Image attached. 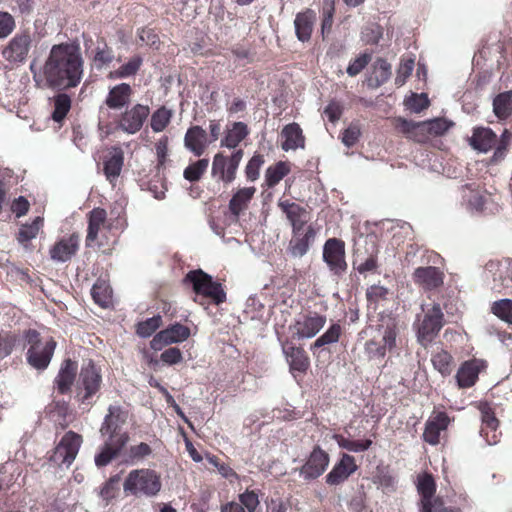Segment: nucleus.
Masks as SVG:
<instances>
[{"instance_id": "f257e3e1", "label": "nucleus", "mask_w": 512, "mask_h": 512, "mask_svg": "<svg viewBox=\"0 0 512 512\" xmlns=\"http://www.w3.org/2000/svg\"><path fill=\"white\" fill-rule=\"evenodd\" d=\"M33 79L40 88L76 87L83 75V60L79 48L72 44H59L51 48L41 70L30 64Z\"/></svg>"}, {"instance_id": "f03ea898", "label": "nucleus", "mask_w": 512, "mask_h": 512, "mask_svg": "<svg viewBox=\"0 0 512 512\" xmlns=\"http://www.w3.org/2000/svg\"><path fill=\"white\" fill-rule=\"evenodd\" d=\"M160 476L150 469H135L129 472L123 483L127 495L154 497L161 490Z\"/></svg>"}, {"instance_id": "7ed1b4c3", "label": "nucleus", "mask_w": 512, "mask_h": 512, "mask_svg": "<svg viewBox=\"0 0 512 512\" xmlns=\"http://www.w3.org/2000/svg\"><path fill=\"white\" fill-rule=\"evenodd\" d=\"M25 340L29 344L26 353L27 363L37 369L45 370L53 357L57 343L53 338L43 341L36 330H28L25 333Z\"/></svg>"}, {"instance_id": "20e7f679", "label": "nucleus", "mask_w": 512, "mask_h": 512, "mask_svg": "<svg viewBox=\"0 0 512 512\" xmlns=\"http://www.w3.org/2000/svg\"><path fill=\"white\" fill-rule=\"evenodd\" d=\"M185 282L192 284L193 290L197 295L194 300L201 305L203 303L198 300L200 296L211 299L217 305L226 300V293L221 284L213 281L210 275L200 269L190 271L185 277Z\"/></svg>"}, {"instance_id": "39448f33", "label": "nucleus", "mask_w": 512, "mask_h": 512, "mask_svg": "<svg viewBox=\"0 0 512 512\" xmlns=\"http://www.w3.org/2000/svg\"><path fill=\"white\" fill-rule=\"evenodd\" d=\"M242 149L235 150L230 156L217 153L213 157L211 175L216 182L232 183L236 178L238 167L243 159Z\"/></svg>"}, {"instance_id": "423d86ee", "label": "nucleus", "mask_w": 512, "mask_h": 512, "mask_svg": "<svg viewBox=\"0 0 512 512\" xmlns=\"http://www.w3.org/2000/svg\"><path fill=\"white\" fill-rule=\"evenodd\" d=\"M443 312L439 304H434L428 309L423 319H418L416 324L417 339L422 346L430 344L443 327Z\"/></svg>"}, {"instance_id": "0eeeda50", "label": "nucleus", "mask_w": 512, "mask_h": 512, "mask_svg": "<svg viewBox=\"0 0 512 512\" xmlns=\"http://www.w3.org/2000/svg\"><path fill=\"white\" fill-rule=\"evenodd\" d=\"M81 444V435L68 431L53 450L49 460L59 467L68 468L75 460Z\"/></svg>"}, {"instance_id": "6e6552de", "label": "nucleus", "mask_w": 512, "mask_h": 512, "mask_svg": "<svg viewBox=\"0 0 512 512\" xmlns=\"http://www.w3.org/2000/svg\"><path fill=\"white\" fill-rule=\"evenodd\" d=\"M131 96L132 88L129 84L120 83L113 86L106 96L104 105L100 107V125H102L106 119L111 117V110L118 112L127 107L131 101Z\"/></svg>"}, {"instance_id": "1a4fd4ad", "label": "nucleus", "mask_w": 512, "mask_h": 512, "mask_svg": "<svg viewBox=\"0 0 512 512\" xmlns=\"http://www.w3.org/2000/svg\"><path fill=\"white\" fill-rule=\"evenodd\" d=\"M150 114V108L147 105L135 104L132 107H126L120 115H115L116 127L127 134H136L139 132Z\"/></svg>"}, {"instance_id": "9d476101", "label": "nucleus", "mask_w": 512, "mask_h": 512, "mask_svg": "<svg viewBox=\"0 0 512 512\" xmlns=\"http://www.w3.org/2000/svg\"><path fill=\"white\" fill-rule=\"evenodd\" d=\"M322 256L323 261L334 275L340 276L346 272L345 244L342 240L329 238L323 246Z\"/></svg>"}, {"instance_id": "9b49d317", "label": "nucleus", "mask_w": 512, "mask_h": 512, "mask_svg": "<svg viewBox=\"0 0 512 512\" xmlns=\"http://www.w3.org/2000/svg\"><path fill=\"white\" fill-rule=\"evenodd\" d=\"M326 324V316L317 312L300 314L291 327L297 339H310L316 336Z\"/></svg>"}, {"instance_id": "f8f14e48", "label": "nucleus", "mask_w": 512, "mask_h": 512, "mask_svg": "<svg viewBox=\"0 0 512 512\" xmlns=\"http://www.w3.org/2000/svg\"><path fill=\"white\" fill-rule=\"evenodd\" d=\"M31 45L32 37L29 32L17 33L3 49L2 55L10 63H24L28 57Z\"/></svg>"}, {"instance_id": "ddd939ff", "label": "nucleus", "mask_w": 512, "mask_h": 512, "mask_svg": "<svg viewBox=\"0 0 512 512\" xmlns=\"http://www.w3.org/2000/svg\"><path fill=\"white\" fill-rule=\"evenodd\" d=\"M329 462L330 458L328 453L319 446H316L307 457L304 465L300 468L299 474L305 480L317 479L326 471Z\"/></svg>"}, {"instance_id": "4468645a", "label": "nucleus", "mask_w": 512, "mask_h": 512, "mask_svg": "<svg viewBox=\"0 0 512 512\" xmlns=\"http://www.w3.org/2000/svg\"><path fill=\"white\" fill-rule=\"evenodd\" d=\"M125 422V416L119 406H109L108 414L105 416L100 432L107 440L116 439L118 437L125 439V444L128 442V435L121 432L120 428Z\"/></svg>"}, {"instance_id": "2eb2a0df", "label": "nucleus", "mask_w": 512, "mask_h": 512, "mask_svg": "<svg viewBox=\"0 0 512 512\" xmlns=\"http://www.w3.org/2000/svg\"><path fill=\"white\" fill-rule=\"evenodd\" d=\"M190 336V329L180 323L173 324L158 332L151 341V348L161 350L164 346L183 342Z\"/></svg>"}, {"instance_id": "dca6fc26", "label": "nucleus", "mask_w": 512, "mask_h": 512, "mask_svg": "<svg viewBox=\"0 0 512 512\" xmlns=\"http://www.w3.org/2000/svg\"><path fill=\"white\" fill-rule=\"evenodd\" d=\"M417 490L421 495V509L420 512L436 511V506H442V501L433 499L436 491V484L430 474L424 473L417 477Z\"/></svg>"}, {"instance_id": "f3484780", "label": "nucleus", "mask_w": 512, "mask_h": 512, "mask_svg": "<svg viewBox=\"0 0 512 512\" xmlns=\"http://www.w3.org/2000/svg\"><path fill=\"white\" fill-rule=\"evenodd\" d=\"M450 418L444 411H433L425 424L423 439L431 445H437L440 441V433L447 429Z\"/></svg>"}, {"instance_id": "a211bd4d", "label": "nucleus", "mask_w": 512, "mask_h": 512, "mask_svg": "<svg viewBox=\"0 0 512 512\" xmlns=\"http://www.w3.org/2000/svg\"><path fill=\"white\" fill-rule=\"evenodd\" d=\"M414 283L424 290H433L444 282V273L437 267H418L413 272Z\"/></svg>"}, {"instance_id": "6ab92c4d", "label": "nucleus", "mask_w": 512, "mask_h": 512, "mask_svg": "<svg viewBox=\"0 0 512 512\" xmlns=\"http://www.w3.org/2000/svg\"><path fill=\"white\" fill-rule=\"evenodd\" d=\"M101 381L100 372L92 362L89 361L82 366L79 375V384L85 390V394L82 398L83 402L99 390Z\"/></svg>"}, {"instance_id": "aec40b11", "label": "nucleus", "mask_w": 512, "mask_h": 512, "mask_svg": "<svg viewBox=\"0 0 512 512\" xmlns=\"http://www.w3.org/2000/svg\"><path fill=\"white\" fill-rule=\"evenodd\" d=\"M79 236L72 234L57 241L50 249V257L56 262H66L74 256L79 248Z\"/></svg>"}, {"instance_id": "412c9836", "label": "nucleus", "mask_w": 512, "mask_h": 512, "mask_svg": "<svg viewBox=\"0 0 512 512\" xmlns=\"http://www.w3.org/2000/svg\"><path fill=\"white\" fill-rule=\"evenodd\" d=\"M395 126L408 139L415 142L424 143L430 138L428 126L425 124V121L413 122L399 117L395 120Z\"/></svg>"}, {"instance_id": "4be33fe9", "label": "nucleus", "mask_w": 512, "mask_h": 512, "mask_svg": "<svg viewBox=\"0 0 512 512\" xmlns=\"http://www.w3.org/2000/svg\"><path fill=\"white\" fill-rule=\"evenodd\" d=\"M357 469L355 459L349 454H343L338 463L326 476V482L330 485H338L345 481Z\"/></svg>"}, {"instance_id": "5701e85b", "label": "nucleus", "mask_w": 512, "mask_h": 512, "mask_svg": "<svg viewBox=\"0 0 512 512\" xmlns=\"http://www.w3.org/2000/svg\"><path fill=\"white\" fill-rule=\"evenodd\" d=\"M462 196L466 201L467 209L471 212H484L489 197L475 184H466L462 187Z\"/></svg>"}, {"instance_id": "b1692460", "label": "nucleus", "mask_w": 512, "mask_h": 512, "mask_svg": "<svg viewBox=\"0 0 512 512\" xmlns=\"http://www.w3.org/2000/svg\"><path fill=\"white\" fill-rule=\"evenodd\" d=\"M207 144V134L202 127L193 126L187 130L184 145L195 156H201L205 152Z\"/></svg>"}, {"instance_id": "393cba45", "label": "nucleus", "mask_w": 512, "mask_h": 512, "mask_svg": "<svg viewBox=\"0 0 512 512\" xmlns=\"http://www.w3.org/2000/svg\"><path fill=\"white\" fill-rule=\"evenodd\" d=\"M316 13L311 9L299 12L294 20L295 33L299 41L306 42L311 38Z\"/></svg>"}, {"instance_id": "a878e982", "label": "nucleus", "mask_w": 512, "mask_h": 512, "mask_svg": "<svg viewBox=\"0 0 512 512\" xmlns=\"http://www.w3.org/2000/svg\"><path fill=\"white\" fill-rule=\"evenodd\" d=\"M481 370L479 360L465 361L457 371L456 380L459 388H469L473 386Z\"/></svg>"}, {"instance_id": "bb28decb", "label": "nucleus", "mask_w": 512, "mask_h": 512, "mask_svg": "<svg viewBox=\"0 0 512 512\" xmlns=\"http://www.w3.org/2000/svg\"><path fill=\"white\" fill-rule=\"evenodd\" d=\"M282 350L291 371L305 372L308 369L309 358L303 348L284 344Z\"/></svg>"}, {"instance_id": "cd10ccee", "label": "nucleus", "mask_w": 512, "mask_h": 512, "mask_svg": "<svg viewBox=\"0 0 512 512\" xmlns=\"http://www.w3.org/2000/svg\"><path fill=\"white\" fill-rule=\"evenodd\" d=\"M497 143V136L490 128L477 127L473 130L470 145L473 149L486 153Z\"/></svg>"}, {"instance_id": "c85d7f7f", "label": "nucleus", "mask_w": 512, "mask_h": 512, "mask_svg": "<svg viewBox=\"0 0 512 512\" xmlns=\"http://www.w3.org/2000/svg\"><path fill=\"white\" fill-rule=\"evenodd\" d=\"M281 137L284 139L281 144V148L284 151L304 148L305 138L302 129L297 123L286 125L281 131Z\"/></svg>"}, {"instance_id": "c756f323", "label": "nucleus", "mask_w": 512, "mask_h": 512, "mask_svg": "<svg viewBox=\"0 0 512 512\" xmlns=\"http://www.w3.org/2000/svg\"><path fill=\"white\" fill-rule=\"evenodd\" d=\"M315 231L309 226L304 234L293 235L289 242L288 251L295 258L303 257L309 250L314 241Z\"/></svg>"}, {"instance_id": "7c9ffc66", "label": "nucleus", "mask_w": 512, "mask_h": 512, "mask_svg": "<svg viewBox=\"0 0 512 512\" xmlns=\"http://www.w3.org/2000/svg\"><path fill=\"white\" fill-rule=\"evenodd\" d=\"M124 164V153L121 148L114 147L110 151V156L104 161V174L106 179L114 185L119 177Z\"/></svg>"}, {"instance_id": "2f4dec72", "label": "nucleus", "mask_w": 512, "mask_h": 512, "mask_svg": "<svg viewBox=\"0 0 512 512\" xmlns=\"http://www.w3.org/2000/svg\"><path fill=\"white\" fill-rule=\"evenodd\" d=\"M77 364L70 359H66L55 379L57 390L64 394L68 392L75 380Z\"/></svg>"}, {"instance_id": "473e14b6", "label": "nucleus", "mask_w": 512, "mask_h": 512, "mask_svg": "<svg viewBox=\"0 0 512 512\" xmlns=\"http://www.w3.org/2000/svg\"><path fill=\"white\" fill-rule=\"evenodd\" d=\"M125 446V439L118 437L112 440H105L101 451L95 456V464L98 467L106 466L117 456L121 449Z\"/></svg>"}, {"instance_id": "72a5a7b5", "label": "nucleus", "mask_w": 512, "mask_h": 512, "mask_svg": "<svg viewBox=\"0 0 512 512\" xmlns=\"http://www.w3.org/2000/svg\"><path fill=\"white\" fill-rule=\"evenodd\" d=\"M248 135V127L243 122H235L227 129L221 140V147L235 149Z\"/></svg>"}, {"instance_id": "f704fd0d", "label": "nucleus", "mask_w": 512, "mask_h": 512, "mask_svg": "<svg viewBox=\"0 0 512 512\" xmlns=\"http://www.w3.org/2000/svg\"><path fill=\"white\" fill-rule=\"evenodd\" d=\"M391 77V65L383 58H378L373 64V71L367 80L368 86L378 88Z\"/></svg>"}, {"instance_id": "c9c22d12", "label": "nucleus", "mask_w": 512, "mask_h": 512, "mask_svg": "<svg viewBox=\"0 0 512 512\" xmlns=\"http://www.w3.org/2000/svg\"><path fill=\"white\" fill-rule=\"evenodd\" d=\"M256 192L255 187L239 189L229 202V209L234 216H239L247 207Z\"/></svg>"}, {"instance_id": "e433bc0d", "label": "nucleus", "mask_w": 512, "mask_h": 512, "mask_svg": "<svg viewBox=\"0 0 512 512\" xmlns=\"http://www.w3.org/2000/svg\"><path fill=\"white\" fill-rule=\"evenodd\" d=\"M107 213L102 208H94L89 213L87 242H93L97 239L100 229L105 224Z\"/></svg>"}, {"instance_id": "4c0bfd02", "label": "nucleus", "mask_w": 512, "mask_h": 512, "mask_svg": "<svg viewBox=\"0 0 512 512\" xmlns=\"http://www.w3.org/2000/svg\"><path fill=\"white\" fill-rule=\"evenodd\" d=\"M342 334V327L338 323H333L329 326V328L318 337L315 342H313L310 346L311 352L315 355L317 350L326 346L337 343Z\"/></svg>"}, {"instance_id": "58836bf2", "label": "nucleus", "mask_w": 512, "mask_h": 512, "mask_svg": "<svg viewBox=\"0 0 512 512\" xmlns=\"http://www.w3.org/2000/svg\"><path fill=\"white\" fill-rule=\"evenodd\" d=\"M91 295L95 303L107 308L112 303V289L104 280H98L91 289Z\"/></svg>"}, {"instance_id": "ea45409f", "label": "nucleus", "mask_w": 512, "mask_h": 512, "mask_svg": "<svg viewBox=\"0 0 512 512\" xmlns=\"http://www.w3.org/2000/svg\"><path fill=\"white\" fill-rule=\"evenodd\" d=\"M493 112L499 119H506L512 112V90L498 94L493 100Z\"/></svg>"}, {"instance_id": "a19ab883", "label": "nucleus", "mask_w": 512, "mask_h": 512, "mask_svg": "<svg viewBox=\"0 0 512 512\" xmlns=\"http://www.w3.org/2000/svg\"><path fill=\"white\" fill-rule=\"evenodd\" d=\"M143 63L141 56L136 55L128 60L127 63L121 65L118 69L110 72L111 79H123L135 75Z\"/></svg>"}, {"instance_id": "79ce46f5", "label": "nucleus", "mask_w": 512, "mask_h": 512, "mask_svg": "<svg viewBox=\"0 0 512 512\" xmlns=\"http://www.w3.org/2000/svg\"><path fill=\"white\" fill-rule=\"evenodd\" d=\"M431 362L434 369H436L443 377L449 376L453 371V357L447 351L441 350L433 354Z\"/></svg>"}, {"instance_id": "37998d69", "label": "nucleus", "mask_w": 512, "mask_h": 512, "mask_svg": "<svg viewBox=\"0 0 512 512\" xmlns=\"http://www.w3.org/2000/svg\"><path fill=\"white\" fill-rule=\"evenodd\" d=\"M333 438L336 440L340 448L354 453L364 452L368 450L372 445V441L370 439L352 440L338 434H335Z\"/></svg>"}, {"instance_id": "c03bdc74", "label": "nucleus", "mask_w": 512, "mask_h": 512, "mask_svg": "<svg viewBox=\"0 0 512 512\" xmlns=\"http://www.w3.org/2000/svg\"><path fill=\"white\" fill-rule=\"evenodd\" d=\"M172 116V110L165 106L160 107L151 115V129L156 133L162 132L170 123Z\"/></svg>"}, {"instance_id": "a18cd8bd", "label": "nucleus", "mask_w": 512, "mask_h": 512, "mask_svg": "<svg viewBox=\"0 0 512 512\" xmlns=\"http://www.w3.org/2000/svg\"><path fill=\"white\" fill-rule=\"evenodd\" d=\"M290 169L285 162H278L274 166L267 168L265 173V182L268 187L277 185L288 173Z\"/></svg>"}, {"instance_id": "49530a36", "label": "nucleus", "mask_w": 512, "mask_h": 512, "mask_svg": "<svg viewBox=\"0 0 512 512\" xmlns=\"http://www.w3.org/2000/svg\"><path fill=\"white\" fill-rule=\"evenodd\" d=\"M388 289L381 285H372L366 291L368 309L376 311L381 302L385 301Z\"/></svg>"}, {"instance_id": "de8ad7c7", "label": "nucleus", "mask_w": 512, "mask_h": 512, "mask_svg": "<svg viewBox=\"0 0 512 512\" xmlns=\"http://www.w3.org/2000/svg\"><path fill=\"white\" fill-rule=\"evenodd\" d=\"M71 108V99L67 94H58L54 98V110L52 119L55 122H61Z\"/></svg>"}, {"instance_id": "09e8293b", "label": "nucleus", "mask_w": 512, "mask_h": 512, "mask_svg": "<svg viewBox=\"0 0 512 512\" xmlns=\"http://www.w3.org/2000/svg\"><path fill=\"white\" fill-rule=\"evenodd\" d=\"M491 312L499 319L512 324V300L508 298L495 301L491 305Z\"/></svg>"}, {"instance_id": "8fccbe9b", "label": "nucleus", "mask_w": 512, "mask_h": 512, "mask_svg": "<svg viewBox=\"0 0 512 512\" xmlns=\"http://www.w3.org/2000/svg\"><path fill=\"white\" fill-rule=\"evenodd\" d=\"M113 59V50L109 48L104 42L98 43L93 56V62L96 68L101 69L104 66L109 65Z\"/></svg>"}, {"instance_id": "3c124183", "label": "nucleus", "mask_w": 512, "mask_h": 512, "mask_svg": "<svg viewBox=\"0 0 512 512\" xmlns=\"http://www.w3.org/2000/svg\"><path fill=\"white\" fill-rule=\"evenodd\" d=\"M42 224L43 218L38 216L33 220L31 224L23 225L18 233V241L21 244H25L30 240L34 239L37 236Z\"/></svg>"}, {"instance_id": "603ef678", "label": "nucleus", "mask_w": 512, "mask_h": 512, "mask_svg": "<svg viewBox=\"0 0 512 512\" xmlns=\"http://www.w3.org/2000/svg\"><path fill=\"white\" fill-rule=\"evenodd\" d=\"M209 166V160L206 158L200 159L185 168L183 176L190 182L198 181Z\"/></svg>"}, {"instance_id": "864d4df0", "label": "nucleus", "mask_w": 512, "mask_h": 512, "mask_svg": "<svg viewBox=\"0 0 512 512\" xmlns=\"http://www.w3.org/2000/svg\"><path fill=\"white\" fill-rule=\"evenodd\" d=\"M205 459L217 469L223 478L230 482L238 480V474L229 465L221 462L217 456L208 453L205 455Z\"/></svg>"}, {"instance_id": "5fc2aeb1", "label": "nucleus", "mask_w": 512, "mask_h": 512, "mask_svg": "<svg viewBox=\"0 0 512 512\" xmlns=\"http://www.w3.org/2000/svg\"><path fill=\"white\" fill-rule=\"evenodd\" d=\"M17 335L10 331L0 332V362L9 357L16 345Z\"/></svg>"}, {"instance_id": "6e6d98bb", "label": "nucleus", "mask_w": 512, "mask_h": 512, "mask_svg": "<svg viewBox=\"0 0 512 512\" xmlns=\"http://www.w3.org/2000/svg\"><path fill=\"white\" fill-rule=\"evenodd\" d=\"M479 411L481 414L482 428L481 430L485 432L486 430H493L498 428V420L495 417V413L493 412L491 406L488 403H480Z\"/></svg>"}, {"instance_id": "4d7b16f0", "label": "nucleus", "mask_w": 512, "mask_h": 512, "mask_svg": "<svg viewBox=\"0 0 512 512\" xmlns=\"http://www.w3.org/2000/svg\"><path fill=\"white\" fill-rule=\"evenodd\" d=\"M399 333L397 324L394 320H390L385 326L382 334L381 343L387 351H391L396 347V338Z\"/></svg>"}, {"instance_id": "13d9d810", "label": "nucleus", "mask_w": 512, "mask_h": 512, "mask_svg": "<svg viewBox=\"0 0 512 512\" xmlns=\"http://www.w3.org/2000/svg\"><path fill=\"white\" fill-rule=\"evenodd\" d=\"M282 211L286 214L289 222H295L296 220L301 219L304 216L308 215V212L305 208L299 206L296 203H292L289 201H282L279 203Z\"/></svg>"}, {"instance_id": "bf43d9fd", "label": "nucleus", "mask_w": 512, "mask_h": 512, "mask_svg": "<svg viewBox=\"0 0 512 512\" xmlns=\"http://www.w3.org/2000/svg\"><path fill=\"white\" fill-rule=\"evenodd\" d=\"M161 316H153L147 320L140 322L137 326V334L140 337H150L161 325Z\"/></svg>"}, {"instance_id": "052dcab7", "label": "nucleus", "mask_w": 512, "mask_h": 512, "mask_svg": "<svg viewBox=\"0 0 512 512\" xmlns=\"http://www.w3.org/2000/svg\"><path fill=\"white\" fill-rule=\"evenodd\" d=\"M405 105L412 112L419 113L429 106V99L425 93L412 94L405 100Z\"/></svg>"}, {"instance_id": "680f3d73", "label": "nucleus", "mask_w": 512, "mask_h": 512, "mask_svg": "<svg viewBox=\"0 0 512 512\" xmlns=\"http://www.w3.org/2000/svg\"><path fill=\"white\" fill-rule=\"evenodd\" d=\"M264 164V158L260 154H255L245 167V174L248 180L255 181L259 177L261 166Z\"/></svg>"}, {"instance_id": "e2e57ef3", "label": "nucleus", "mask_w": 512, "mask_h": 512, "mask_svg": "<svg viewBox=\"0 0 512 512\" xmlns=\"http://www.w3.org/2000/svg\"><path fill=\"white\" fill-rule=\"evenodd\" d=\"M425 124L428 126V130L430 136L432 135H442L449 130V128L453 125L451 121H448L444 118H435L428 121H425Z\"/></svg>"}, {"instance_id": "0e129e2a", "label": "nucleus", "mask_w": 512, "mask_h": 512, "mask_svg": "<svg viewBox=\"0 0 512 512\" xmlns=\"http://www.w3.org/2000/svg\"><path fill=\"white\" fill-rule=\"evenodd\" d=\"M371 61V54L363 53L355 58L347 67V73L349 76L358 75Z\"/></svg>"}, {"instance_id": "69168bd1", "label": "nucleus", "mask_w": 512, "mask_h": 512, "mask_svg": "<svg viewBox=\"0 0 512 512\" xmlns=\"http://www.w3.org/2000/svg\"><path fill=\"white\" fill-rule=\"evenodd\" d=\"M414 68V60L406 59L402 60L397 70V75L395 78V84L397 86H402L406 82V79L411 75Z\"/></svg>"}, {"instance_id": "338daca9", "label": "nucleus", "mask_w": 512, "mask_h": 512, "mask_svg": "<svg viewBox=\"0 0 512 512\" xmlns=\"http://www.w3.org/2000/svg\"><path fill=\"white\" fill-rule=\"evenodd\" d=\"M365 352L370 359H382L385 357L387 350L380 341L371 339L365 343Z\"/></svg>"}, {"instance_id": "774afa93", "label": "nucleus", "mask_w": 512, "mask_h": 512, "mask_svg": "<svg viewBox=\"0 0 512 512\" xmlns=\"http://www.w3.org/2000/svg\"><path fill=\"white\" fill-rule=\"evenodd\" d=\"M239 501L242 507H245L248 512H255L259 505L258 495L254 491L246 490L239 495Z\"/></svg>"}]
</instances>
